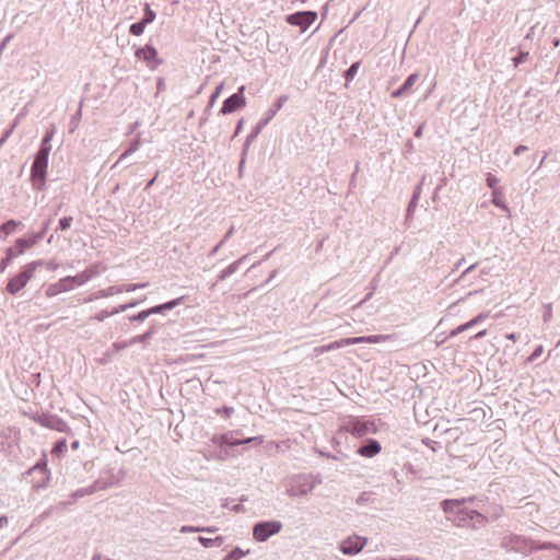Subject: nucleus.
Segmentation results:
<instances>
[{
    "label": "nucleus",
    "mask_w": 560,
    "mask_h": 560,
    "mask_svg": "<svg viewBox=\"0 0 560 560\" xmlns=\"http://www.w3.org/2000/svg\"><path fill=\"white\" fill-rule=\"evenodd\" d=\"M390 339L388 335H372L366 337H352V338H343L337 341H334L329 345L323 346L317 351L319 353H324L327 351L336 350L342 347L352 346L357 343H380L385 342Z\"/></svg>",
    "instance_id": "f257e3e1"
},
{
    "label": "nucleus",
    "mask_w": 560,
    "mask_h": 560,
    "mask_svg": "<svg viewBox=\"0 0 560 560\" xmlns=\"http://www.w3.org/2000/svg\"><path fill=\"white\" fill-rule=\"evenodd\" d=\"M42 262L39 260L26 264L16 276L9 280L7 291L12 295L19 293L34 276L36 268Z\"/></svg>",
    "instance_id": "f03ea898"
},
{
    "label": "nucleus",
    "mask_w": 560,
    "mask_h": 560,
    "mask_svg": "<svg viewBox=\"0 0 560 560\" xmlns=\"http://www.w3.org/2000/svg\"><path fill=\"white\" fill-rule=\"evenodd\" d=\"M30 417L34 422L42 427L56 430L58 432H65L68 428L66 421L52 413L35 411L30 413Z\"/></svg>",
    "instance_id": "7ed1b4c3"
},
{
    "label": "nucleus",
    "mask_w": 560,
    "mask_h": 560,
    "mask_svg": "<svg viewBox=\"0 0 560 560\" xmlns=\"http://www.w3.org/2000/svg\"><path fill=\"white\" fill-rule=\"evenodd\" d=\"M282 529V523L279 521H267L257 523L253 528V538L256 541H266L269 537L278 534Z\"/></svg>",
    "instance_id": "20e7f679"
},
{
    "label": "nucleus",
    "mask_w": 560,
    "mask_h": 560,
    "mask_svg": "<svg viewBox=\"0 0 560 560\" xmlns=\"http://www.w3.org/2000/svg\"><path fill=\"white\" fill-rule=\"evenodd\" d=\"M48 165V156L36 153L32 164L31 176L34 185L44 184Z\"/></svg>",
    "instance_id": "39448f33"
},
{
    "label": "nucleus",
    "mask_w": 560,
    "mask_h": 560,
    "mask_svg": "<svg viewBox=\"0 0 560 560\" xmlns=\"http://www.w3.org/2000/svg\"><path fill=\"white\" fill-rule=\"evenodd\" d=\"M341 430L352 435L362 438L366 435L369 432L373 431V423L350 418L343 422V424L341 425Z\"/></svg>",
    "instance_id": "423d86ee"
},
{
    "label": "nucleus",
    "mask_w": 560,
    "mask_h": 560,
    "mask_svg": "<svg viewBox=\"0 0 560 560\" xmlns=\"http://www.w3.org/2000/svg\"><path fill=\"white\" fill-rule=\"evenodd\" d=\"M366 542L368 539L365 537L352 535L342 540L339 545V548L342 553L351 556L359 553L364 548Z\"/></svg>",
    "instance_id": "0eeeda50"
},
{
    "label": "nucleus",
    "mask_w": 560,
    "mask_h": 560,
    "mask_svg": "<svg viewBox=\"0 0 560 560\" xmlns=\"http://www.w3.org/2000/svg\"><path fill=\"white\" fill-rule=\"evenodd\" d=\"M317 19V14L313 11L298 12L287 16V22L291 25L300 26L305 32Z\"/></svg>",
    "instance_id": "6e6552de"
},
{
    "label": "nucleus",
    "mask_w": 560,
    "mask_h": 560,
    "mask_svg": "<svg viewBox=\"0 0 560 560\" xmlns=\"http://www.w3.org/2000/svg\"><path fill=\"white\" fill-rule=\"evenodd\" d=\"M48 228V222L44 224L42 230L37 233H30L28 235L24 237H20L15 241V246L18 247V254H23L26 249L34 246L37 242H39Z\"/></svg>",
    "instance_id": "1a4fd4ad"
},
{
    "label": "nucleus",
    "mask_w": 560,
    "mask_h": 560,
    "mask_svg": "<svg viewBox=\"0 0 560 560\" xmlns=\"http://www.w3.org/2000/svg\"><path fill=\"white\" fill-rule=\"evenodd\" d=\"M245 91V86L242 85L238 89V92L230 96L225 102L223 103V106L221 108V113L223 115L233 113L240 108H243L246 105V98L243 95Z\"/></svg>",
    "instance_id": "9d476101"
},
{
    "label": "nucleus",
    "mask_w": 560,
    "mask_h": 560,
    "mask_svg": "<svg viewBox=\"0 0 560 560\" xmlns=\"http://www.w3.org/2000/svg\"><path fill=\"white\" fill-rule=\"evenodd\" d=\"M136 57L145 61L151 68H155L156 66L161 65V60L158 58L156 49L150 45L137 49Z\"/></svg>",
    "instance_id": "9b49d317"
},
{
    "label": "nucleus",
    "mask_w": 560,
    "mask_h": 560,
    "mask_svg": "<svg viewBox=\"0 0 560 560\" xmlns=\"http://www.w3.org/2000/svg\"><path fill=\"white\" fill-rule=\"evenodd\" d=\"M182 300H183V298H178V299L172 300L170 302H166L162 305H158V306L151 307L149 310L142 311L137 315V318L140 320H143L151 314L161 313L164 310H172L175 306L179 305L182 303Z\"/></svg>",
    "instance_id": "f8f14e48"
},
{
    "label": "nucleus",
    "mask_w": 560,
    "mask_h": 560,
    "mask_svg": "<svg viewBox=\"0 0 560 560\" xmlns=\"http://www.w3.org/2000/svg\"><path fill=\"white\" fill-rule=\"evenodd\" d=\"M70 284V276L61 279L58 283L49 285L47 289V295L54 296L62 291H67Z\"/></svg>",
    "instance_id": "ddd939ff"
},
{
    "label": "nucleus",
    "mask_w": 560,
    "mask_h": 560,
    "mask_svg": "<svg viewBox=\"0 0 560 560\" xmlns=\"http://www.w3.org/2000/svg\"><path fill=\"white\" fill-rule=\"evenodd\" d=\"M418 80V74L413 73V74H410L407 80L405 81V83L396 91H394L392 93V96L394 98H398L399 96H401L404 93H407L408 91L411 90V88L413 86V84L417 82Z\"/></svg>",
    "instance_id": "4468645a"
},
{
    "label": "nucleus",
    "mask_w": 560,
    "mask_h": 560,
    "mask_svg": "<svg viewBox=\"0 0 560 560\" xmlns=\"http://www.w3.org/2000/svg\"><path fill=\"white\" fill-rule=\"evenodd\" d=\"M381 452V445L377 441H371L368 445L359 448L358 453L363 457H373Z\"/></svg>",
    "instance_id": "2eb2a0df"
},
{
    "label": "nucleus",
    "mask_w": 560,
    "mask_h": 560,
    "mask_svg": "<svg viewBox=\"0 0 560 560\" xmlns=\"http://www.w3.org/2000/svg\"><path fill=\"white\" fill-rule=\"evenodd\" d=\"M20 254H18V247H9L5 250V257H3L0 260V273L4 272L7 267L12 262V260L18 257Z\"/></svg>",
    "instance_id": "dca6fc26"
},
{
    "label": "nucleus",
    "mask_w": 560,
    "mask_h": 560,
    "mask_svg": "<svg viewBox=\"0 0 560 560\" xmlns=\"http://www.w3.org/2000/svg\"><path fill=\"white\" fill-rule=\"evenodd\" d=\"M21 225V222L15 221L13 219L5 221L0 225V232L4 234V236L10 235L14 230Z\"/></svg>",
    "instance_id": "f3484780"
},
{
    "label": "nucleus",
    "mask_w": 560,
    "mask_h": 560,
    "mask_svg": "<svg viewBox=\"0 0 560 560\" xmlns=\"http://www.w3.org/2000/svg\"><path fill=\"white\" fill-rule=\"evenodd\" d=\"M68 450V444H67V440L65 438L62 439H59L52 450H51V455L52 456H60L61 454H65Z\"/></svg>",
    "instance_id": "a211bd4d"
},
{
    "label": "nucleus",
    "mask_w": 560,
    "mask_h": 560,
    "mask_svg": "<svg viewBox=\"0 0 560 560\" xmlns=\"http://www.w3.org/2000/svg\"><path fill=\"white\" fill-rule=\"evenodd\" d=\"M147 283H136V284H122L118 292H131L138 289L145 288Z\"/></svg>",
    "instance_id": "6ab92c4d"
},
{
    "label": "nucleus",
    "mask_w": 560,
    "mask_h": 560,
    "mask_svg": "<svg viewBox=\"0 0 560 560\" xmlns=\"http://www.w3.org/2000/svg\"><path fill=\"white\" fill-rule=\"evenodd\" d=\"M145 28V24L141 21L139 23H135L130 26V33L135 36H139L143 33Z\"/></svg>",
    "instance_id": "aec40b11"
},
{
    "label": "nucleus",
    "mask_w": 560,
    "mask_h": 560,
    "mask_svg": "<svg viewBox=\"0 0 560 560\" xmlns=\"http://www.w3.org/2000/svg\"><path fill=\"white\" fill-rule=\"evenodd\" d=\"M360 67V62H354L346 72V79L348 81L352 80L354 78V75L357 74L358 72V69Z\"/></svg>",
    "instance_id": "412c9836"
},
{
    "label": "nucleus",
    "mask_w": 560,
    "mask_h": 560,
    "mask_svg": "<svg viewBox=\"0 0 560 560\" xmlns=\"http://www.w3.org/2000/svg\"><path fill=\"white\" fill-rule=\"evenodd\" d=\"M223 88H224V84H223V83H220V84L217 86V89H215L214 93L211 95L210 101H209V104H210L211 106L215 103V101H217V100L219 98V96L221 95V93H222V91H223Z\"/></svg>",
    "instance_id": "4be33fe9"
},
{
    "label": "nucleus",
    "mask_w": 560,
    "mask_h": 560,
    "mask_svg": "<svg viewBox=\"0 0 560 560\" xmlns=\"http://www.w3.org/2000/svg\"><path fill=\"white\" fill-rule=\"evenodd\" d=\"M470 327H471L470 323H469V322H467V323H465V324H463V325H459V326H458V327H456L455 329H453V330L450 332V336H451V337H455V336H457L458 334H460V332H463V331L467 330V329H468V328H470Z\"/></svg>",
    "instance_id": "5701e85b"
},
{
    "label": "nucleus",
    "mask_w": 560,
    "mask_h": 560,
    "mask_svg": "<svg viewBox=\"0 0 560 560\" xmlns=\"http://www.w3.org/2000/svg\"><path fill=\"white\" fill-rule=\"evenodd\" d=\"M46 467H47V464L45 462L44 463H37L34 467H32L28 470V474H33V472L39 471L40 474L45 475L46 474Z\"/></svg>",
    "instance_id": "b1692460"
},
{
    "label": "nucleus",
    "mask_w": 560,
    "mask_h": 560,
    "mask_svg": "<svg viewBox=\"0 0 560 560\" xmlns=\"http://www.w3.org/2000/svg\"><path fill=\"white\" fill-rule=\"evenodd\" d=\"M155 19V13L150 9L149 5H147V9H145V16L144 19L142 20V22L147 25L151 22H153Z\"/></svg>",
    "instance_id": "393cba45"
},
{
    "label": "nucleus",
    "mask_w": 560,
    "mask_h": 560,
    "mask_svg": "<svg viewBox=\"0 0 560 560\" xmlns=\"http://www.w3.org/2000/svg\"><path fill=\"white\" fill-rule=\"evenodd\" d=\"M544 353V347L538 346L534 352L527 358V362H534L537 358H539Z\"/></svg>",
    "instance_id": "a878e982"
},
{
    "label": "nucleus",
    "mask_w": 560,
    "mask_h": 560,
    "mask_svg": "<svg viewBox=\"0 0 560 560\" xmlns=\"http://www.w3.org/2000/svg\"><path fill=\"white\" fill-rule=\"evenodd\" d=\"M487 318H488V314L487 313H480L476 317H474L471 320H469V323H470V325L472 327V326L477 325L478 323L483 322Z\"/></svg>",
    "instance_id": "bb28decb"
},
{
    "label": "nucleus",
    "mask_w": 560,
    "mask_h": 560,
    "mask_svg": "<svg viewBox=\"0 0 560 560\" xmlns=\"http://www.w3.org/2000/svg\"><path fill=\"white\" fill-rule=\"evenodd\" d=\"M50 150H51V145L50 144H47V143H40V147L37 151V153L42 154V155H47L49 156V153H50Z\"/></svg>",
    "instance_id": "cd10ccee"
},
{
    "label": "nucleus",
    "mask_w": 560,
    "mask_h": 560,
    "mask_svg": "<svg viewBox=\"0 0 560 560\" xmlns=\"http://www.w3.org/2000/svg\"><path fill=\"white\" fill-rule=\"evenodd\" d=\"M70 228V217H63L59 220V229L65 231Z\"/></svg>",
    "instance_id": "c85d7f7f"
},
{
    "label": "nucleus",
    "mask_w": 560,
    "mask_h": 560,
    "mask_svg": "<svg viewBox=\"0 0 560 560\" xmlns=\"http://www.w3.org/2000/svg\"><path fill=\"white\" fill-rule=\"evenodd\" d=\"M54 133H55V130L54 128H50L46 131L43 140H42V143H47L49 144V142L51 141L52 137H54Z\"/></svg>",
    "instance_id": "c756f323"
},
{
    "label": "nucleus",
    "mask_w": 560,
    "mask_h": 560,
    "mask_svg": "<svg viewBox=\"0 0 560 560\" xmlns=\"http://www.w3.org/2000/svg\"><path fill=\"white\" fill-rule=\"evenodd\" d=\"M13 38V34L7 35L3 40L0 44V50H3L4 47L10 43V40Z\"/></svg>",
    "instance_id": "7c9ffc66"
},
{
    "label": "nucleus",
    "mask_w": 560,
    "mask_h": 560,
    "mask_svg": "<svg viewBox=\"0 0 560 560\" xmlns=\"http://www.w3.org/2000/svg\"><path fill=\"white\" fill-rule=\"evenodd\" d=\"M487 182L490 187H493L497 184L498 179L493 175L489 174L487 177Z\"/></svg>",
    "instance_id": "2f4dec72"
},
{
    "label": "nucleus",
    "mask_w": 560,
    "mask_h": 560,
    "mask_svg": "<svg viewBox=\"0 0 560 560\" xmlns=\"http://www.w3.org/2000/svg\"><path fill=\"white\" fill-rule=\"evenodd\" d=\"M138 149V142H136V144L127 150L122 155H121V159H125L126 156H128L129 154H131L132 152H135L136 150Z\"/></svg>",
    "instance_id": "473e14b6"
},
{
    "label": "nucleus",
    "mask_w": 560,
    "mask_h": 560,
    "mask_svg": "<svg viewBox=\"0 0 560 560\" xmlns=\"http://www.w3.org/2000/svg\"><path fill=\"white\" fill-rule=\"evenodd\" d=\"M22 116H24V113H20V114L16 116V118L14 119V121L12 122V125H11V127H10V128H12V129L14 130V129L16 128V126L19 125V122H20V118H21Z\"/></svg>",
    "instance_id": "72a5a7b5"
},
{
    "label": "nucleus",
    "mask_w": 560,
    "mask_h": 560,
    "mask_svg": "<svg viewBox=\"0 0 560 560\" xmlns=\"http://www.w3.org/2000/svg\"><path fill=\"white\" fill-rule=\"evenodd\" d=\"M199 541H200L205 547H209V546H210V544L212 542V539L205 538V537H199Z\"/></svg>",
    "instance_id": "f704fd0d"
},
{
    "label": "nucleus",
    "mask_w": 560,
    "mask_h": 560,
    "mask_svg": "<svg viewBox=\"0 0 560 560\" xmlns=\"http://www.w3.org/2000/svg\"><path fill=\"white\" fill-rule=\"evenodd\" d=\"M13 132V129L12 128H9L8 130H5L1 137V139H4V141L8 140V138L12 135Z\"/></svg>",
    "instance_id": "c9c22d12"
},
{
    "label": "nucleus",
    "mask_w": 560,
    "mask_h": 560,
    "mask_svg": "<svg viewBox=\"0 0 560 560\" xmlns=\"http://www.w3.org/2000/svg\"><path fill=\"white\" fill-rule=\"evenodd\" d=\"M8 522H9L8 516H5V515L0 516V528L5 526L8 524Z\"/></svg>",
    "instance_id": "e433bc0d"
},
{
    "label": "nucleus",
    "mask_w": 560,
    "mask_h": 560,
    "mask_svg": "<svg viewBox=\"0 0 560 560\" xmlns=\"http://www.w3.org/2000/svg\"><path fill=\"white\" fill-rule=\"evenodd\" d=\"M422 132H423V125L419 126L415 132V136L417 138H420L422 136Z\"/></svg>",
    "instance_id": "4c0bfd02"
},
{
    "label": "nucleus",
    "mask_w": 560,
    "mask_h": 560,
    "mask_svg": "<svg viewBox=\"0 0 560 560\" xmlns=\"http://www.w3.org/2000/svg\"><path fill=\"white\" fill-rule=\"evenodd\" d=\"M506 338L511 341H515L516 340V335L514 332H511V334H508L506 335Z\"/></svg>",
    "instance_id": "58836bf2"
},
{
    "label": "nucleus",
    "mask_w": 560,
    "mask_h": 560,
    "mask_svg": "<svg viewBox=\"0 0 560 560\" xmlns=\"http://www.w3.org/2000/svg\"><path fill=\"white\" fill-rule=\"evenodd\" d=\"M486 334H487V330H481V331H479L478 334L475 335V338L476 339L481 338V337L486 336Z\"/></svg>",
    "instance_id": "ea45409f"
},
{
    "label": "nucleus",
    "mask_w": 560,
    "mask_h": 560,
    "mask_svg": "<svg viewBox=\"0 0 560 560\" xmlns=\"http://www.w3.org/2000/svg\"><path fill=\"white\" fill-rule=\"evenodd\" d=\"M44 486H45V483H44V482H39V481H37V482L35 483V486H34V487H35V488H37V489H39V488H43Z\"/></svg>",
    "instance_id": "a19ab883"
},
{
    "label": "nucleus",
    "mask_w": 560,
    "mask_h": 560,
    "mask_svg": "<svg viewBox=\"0 0 560 560\" xmlns=\"http://www.w3.org/2000/svg\"><path fill=\"white\" fill-rule=\"evenodd\" d=\"M522 57H523V55H522L520 58H515V59H514L515 65H517L520 61H522Z\"/></svg>",
    "instance_id": "79ce46f5"
},
{
    "label": "nucleus",
    "mask_w": 560,
    "mask_h": 560,
    "mask_svg": "<svg viewBox=\"0 0 560 560\" xmlns=\"http://www.w3.org/2000/svg\"><path fill=\"white\" fill-rule=\"evenodd\" d=\"M4 142H5V141H4V139H1V138H0V147H1V145H3V144H4Z\"/></svg>",
    "instance_id": "37998d69"
},
{
    "label": "nucleus",
    "mask_w": 560,
    "mask_h": 560,
    "mask_svg": "<svg viewBox=\"0 0 560 560\" xmlns=\"http://www.w3.org/2000/svg\"><path fill=\"white\" fill-rule=\"evenodd\" d=\"M52 238H54V235L51 234L48 242L50 243Z\"/></svg>",
    "instance_id": "c03bdc74"
}]
</instances>
